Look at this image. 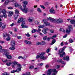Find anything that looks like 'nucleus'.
Wrapping results in <instances>:
<instances>
[{"label":"nucleus","mask_w":75,"mask_h":75,"mask_svg":"<svg viewBox=\"0 0 75 75\" xmlns=\"http://www.w3.org/2000/svg\"><path fill=\"white\" fill-rule=\"evenodd\" d=\"M51 51V50H50V49L48 48L47 50H46V52L47 53H48L50 52V51Z\"/></svg>","instance_id":"nucleus-39"},{"label":"nucleus","mask_w":75,"mask_h":75,"mask_svg":"<svg viewBox=\"0 0 75 75\" xmlns=\"http://www.w3.org/2000/svg\"><path fill=\"white\" fill-rule=\"evenodd\" d=\"M51 39V37H49L47 38V41H49V40H50Z\"/></svg>","instance_id":"nucleus-49"},{"label":"nucleus","mask_w":75,"mask_h":75,"mask_svg":"<svg viewBox=\"0 0 75 75\" xmlns=\"http://www.w3.org/2000/svg\"><path fill=\"white\" fill-rule=\"evenodd\" d=\"M69 41L70 42V43H72L73 42H74V40H73L71 39H70L69 40Z\"/></svg>","instance_id":"nucleus-41"},{"label":"nucleus","mask_w":75,"mask_h":75,"mask_svg":"<svg viewBox=\"0 0 75 75\" xmlns=\"http://www.w3.org/2000/svg\"><path fill=\"white\" fill-rule=\"evenodd\" d=\"M21 64L20 65L19 64H18V66H17V69L16 70V71L17 72H19L20 71H21Z\"/></svg>","instance_id":"nucleus-7"},{"label":"nucleus","mask_w":75,"mask_h":75,"mask_svg":"<svg viewBox=\"0 0 75 75\" xmlns=\"http://www.w3.org/2000/svg\"><path fill=\"white\" fill-rule=\"evenodd\" d=\"M56 37H57V35H54L53 36H52L51 38V39H54V38H55Z\"/></svg>","instance_id":"nucleus-31"},{"label":"nucleus","mask_w":75,"mask_h":75,"mask_svg":"<svg viewBox=\"0 0 75 75\" xmlns=\"http://www.w3.org/2000/svg\"><path fill=\"white\" fill-rule=\"evenodd\" d=\"M26 75H30V73L29 72H26V74H25Z\"/></svg>","instance_id":"nucleus-55"},{"label":"nucleus","mask_w":75,"mask_h":75,"mask_svg":"<svg viewBox=\"0 0 75 75\" xmlns=\"http://www.w3.org/2000/svg\"><path fill=\"white\" fill-rule=\"evenodd\" d=\"M3 16H4V18H6L7 17V15L5 13H3Z\"/></svg>","instance_id":"nucleus-37"},{"label":"nucleus","mask_w":75,"mask_h":75,"mask_svg":"<svg viewBox=\"0 0 75 75\" xmlns=\"http://www.w3.org/2000/svg\"><path fill=\"white\" fill-rule=\"evenodd\" d=\"M55 42H56V40H55V39H53L52 40V43L51 44V45H53L55 43Z\"/></svg>","instance_id":"nucleus-27"},{"label":"nucleus","mask_w":75,"mask_h":75,"mask_svg":"<svg viewBox=\"0 0 75 75\" xmlns=\"http://www.w3.org/2000/svg\"><path fill=\"white\" fill-rule=\"evenodd\" d=\"M23 3H24V4H25V5H23V6H26V5L28 4V2L27 1H23Z\"/></svg>","instance_id":"nucleus-23"},{"label":"nucleus","mask_w":75,"mask_h":75,"mask_svg":"<svg viewBox=\"0 0 75 75\" xmlns=\"http://www.w3.org/2000/svg\"><path fill=\"white\" fill-rule=\"evenodd\" d=\"M65 48H66V47H64L62 49H60L59 50V53H62V52L64 51V50H65Z\"/></svg>","instance_id":"nucleus-14"},{"label":"nucleus","mask_w":75,"mask_h":75,"mask_svg":"<svg viewBox=\"0 0 75 75\" xmlns=\"http://www.w3.org/2000/svg\"><path fill=\"white\" fill-rule=\"evenodd\" d=\"M2 12L3 14L6 13L7 12V11L5 9H4L2 11Z\"/></svg>","instance_id":"nucleus-29"},{"label":"nucleus","mask_w":75,"mask_h":75,"mask_svg":"<svg viewBox=\"0 0 75 75\" xmlns=\"http://www.w3.org/2000/svg\"><path fill=\"white\" fill-rule=\"evenodd\" d=\"M9 2L10 3H11V2H12V1H13L15 0H8Z\"/></svg>","instance_id":"nucleus-56"},{"label":"nucleus","mask_w":75,"mask_h":75,"mask_svg":"<svg viewBox=\"0 0 75 75\" xmlns=\"http://www.w3.org/2000/svg\"><path fill=\"white\" fill-rule=\"evenodd\" d=\"M59 67H60V65H57L55 68H56L57 69H58V68H59Z\"/></svg>","instance_id":"nucleus-48"},{"label":"nucleus","mask_w":75,"mask_h":75,"mask_svg":"<svg viewBox=\"0 0 75 75\" xmlns=\"http://www.w3.org/2000/svg\"><path fill=\"white\" fill-rule=\"evenodd\" d=\"M48 20H50L52 22H54V23H63V20L61 18H59V19H54V18H51V17L49 18H47Z\"/></svg>","instance_id":"nucleus-2"},{"label":"nucleus","mask_w":75,"mask_h":75,"mask_svg":"<svg viewBox=\"0 0 75 75\" xmlns=\"http://www.w3.org/2000/svg\"><path fill=\"white\" fill-rule=\"evenodd\" d=\"M14 5L15 7H18L19 9L21 10L22 11H23L25 13H27L28 11V8L26 7L25 6H23V7L24 8V9H23L22 8L21 5L20 4H18V3H15Z\"/></svg>","instance_id":"nucleus-1"},{"label":"nucleus","mask_w":75,"mask_h":75,"mask_svg":"<svg viewBox=\"0 0 75 75\" xmlns=\"http://www.w3.org/2000/svg\"><path fill=\"white\" fill-rule=\"evenodd\" d=\"M50 31L51 33H54V30H50Z\"/></svg>","instance_id":"nucleus-61"},{"label":"nucleus","mask_w":75,"mask_h":75,"mask_svg":"<svg viewBox=\"0 0 75 75\" xmlns=\"http://www.w3.org/2000/svg\"><path fill=\"white\" fill-rule=\"evenodd\" d=\"M17 38L18 39H21V36H18Z\"/></svg>","instance_id":"nucleus-64"},{"label":"nucleus","mask_w":75,"mask_h":75,"mask_svg":"<svg viewBox=\"0 0 75 75\" xmlns=\"http://www.w3.org/2000/svg\"><path fill=\"white\" fill-rule=\"evenodd\" d=\"M62 61V60L61 59H60L58 60H57V62H60V63H61Z\"/></svg>","instance_id":"nucleus-33"},{"label":"nucleus","mask_w":75,"mask_h":75,"mask_svg":"<svg viewBox=\"0 0 75 75\" xmlns=\"http://www.w3.org/2000/svg\"><path fill=\"white\" fill-rule=\"evenodd\" d=\"M10 50H14L15 49H16V48L14 47H11L9 48Z\"/></svg>","instance_id":"nucleus-26"},{"label":"nucleus","mask_w":75,"mask_h":75,"mask_svg":"<svg viewBox=\"0 0 75 75\" xmlns=\"http://www.w3.org/2000/svg\"><path fill=\"white\" fill-rule=\"evenodd\" d=\"M17 71L16 70H14L11 71V73H15V72H16Z\"/></svg>","instance_id":"nucleus-46"},{"label":"nucleus","mask_w":75,"mask_h":75,"mask_svg":"<svg viewBox=\"0 0 75 75\" xmlns=\"http://www.w3.org/2000/svg\"><path fill=\"white\" fill-rule=\"evenodd\" d=\"M45 42L42 41V42H41L40 45H45Z\"/></svg>","instance_id":"nucleus-30"},{"label":"nucleus","mask_w":75,"mask_h":75,"mask_svg":"<svg viewBox=\"0 0 75 75\" xmlns=\"http://www.w3.org/2000/svg\"><path fill=\"white\" fill-rule=\"evenodd\" d=\"M21 26L22 28H28V26L25 25V22H23L22 23Z\"/></svg>","instance_id":"nucleus-13"},{"label":"nucleus","mask_w":75,"mask_h":75,"mask_svg":"<svg viewBox=\"0 0 75 75\" xmlns=\"http://www.w3.org/2000/svg\"><path fill=\"white\" fill-rule=\"evenodd\" d=\"M11 39V38H7L6 39V41H10V40Z\"/></svg>","instance_id":"nucleus-45"},{"label":"nucleus","mask_w":75,"mask_h":75,"mask_svg":"<svg viewBox=\"0 0 75 75\" xmlns=\"http://www.w3.org/2000/svg\"><path fill=\"white\" fill-rule=\"evenodd\" d=\"M18 14L17 13H16L14 15V18L15 20H17V18H18Z\"/></svg>","instance_id":"nucleus-19"},{"label":"nucleus","mask_w":75,"mask_h":75,"mask_svg":"<svg viewBox=\"0 0 75 75\" xmlns=\"http://www.w3.org/2000/svg\"><path fill=\"white\" fill-rule=\"evenodd\" d=\"M7 36V33H3V37L5 38Z\"/></svg>","instance_id":"nucleus-38"},{"label":"nucleus","mask_w":75,"mask_h":75,"mask_svg":"<svg viewBox=\"0 0 75 75\" xmlns=\"http://www.w3.org/2000/svg\"><path fill=\"white\" fill-rule=\"evenodd\" d=\"M36 45H40L41 44V43L39 42H37L36 43Z\"/></svg>","instance_id":"nucleus-51"},{"label":"nucleus","mask_w":75,"mask_h":75,"mask_svg":"<svg viewBox=\"0 0 75 75\" xmlns=\"http://www.w3.org/2000/svg\"><path fill=\"white\" fill-rule=\"evenodd\" d=\"M47 37L46 36H45L43 37V40H47Z\"/></svg>","instance_id":"nucleus-42"},{"label":"nucleus","mask_w":75,"mask_h":75,"mask_svg":"<svg viewBox=\"0 0 75 75\" xmlns=\"http://www.w3.org/2000/svg\"><path fill=\"white\" fill-rule=\"evenodd\" d=\"M0 43H1V44H3V43H4V41H0Z\"/></svg>","instance_id":"nucleus-60"},{"label":"nucleus","mask_w":75,"mask_h":75,"mask_svg":"<svg viewBox=\"0 0 75 75\" xmlns=\"http://www.w3.org/2000/svg\"><path fill=\"white\" fill-rule=\"evenodd\" d=\"M11 47H15V45H16L15 41L13 40L11 41Z\"/></svg>","instance_id":"nucleus-11"},{"label":"nucleus","mask_w":75,"mask_h":75,"mask_svg":"<svg viewBox=\"0 0 75 75\" xmlns=\"http://www.w3.org/2000/svg\"><path fill=\"white\" fill-rule=\"evenodd\" d=\"M61 63L62 64H64V65H65V62L64 61H62Z\"/></svg>","instance_id":"nucleus-58"},{"label":"nucleus","mask_w":75,"mask_h":75,"mask_svg":"<svg viewBox=\"0 0 75 75\" xmlns=\"http://www.w3.org/2000/svg\"><path fill=\"white\" fill-rule=\"evenodd\" d=\"M33 68H34V66H30V67L29 69H33Z\"/></svg>","instance_id":"nucleus-52"},{"label":"nucleus","mask_w":75,"mask_h":75,"mask_svg":"<svg viewBox=\"0 0 75 75\" xmlns=\"http://www.w3.org/2000/svg\"><path fill=\"white\" fill-rule=\"evenodd\" d=\"M40 6L41 7V8H43V9H45V7L44 6L40 5Z\"/></svg>","instance_id":"nucleus-44"},{"label":"nucleus","mask_w":75,"mask_h":75,"mask_svg":"<svg viewBox=\"0 0 75 75\" xmlns=\"http://www.w3.org/2000/svg\"><path fill=\"white\" fill-rule=\"evenodd\" d=\"M34 11V8H33L31 9L30 10V12H32V11Z\"/></svg>","instance_id":"nucleus-59"},{"label":"nucleus","mask_w":75,"mask_h":75,"mask_svg":"<svg viewBox=\"0 0 75 75\" xmlns=\"http://www.w3.org/2000/svg\"><path fill=\"white\" fill-rule=\"evenodd\" d=\"M24 42H25V43H26V44H28V45L31 44L32 43L31 42H30L28 40H25Z\"/></svg>","instance_id":"nucleus-18"},{"label":"nucleus","mask_w":75,"mask_h":75,"mask_svg":"<svg viewBox=\"0 0 75 75\" xmlns=\"http://www.w3.org/2000/svg\"><path fill=\"white\" fill-rule=\"evenodd\" d=\"M7 13L9 14L8 15V17H11L13 15V12L12 11H10L7 12Z\"/></svg>","instance_id":"nucleus-10"},{"label":"nucleus","mask_w":75,"mask_h":75,"mask_svg":"<svg viewBox=\"0 0 75 75\" xmlns=\"http://www.w3.org/2000/svg\"><path fill=\"white\" fill-rule=\"evenodd\" d=\"M50 13H52V14H55V11L54 10L53 7H52L51 9L50 10Z\"/></svg>","instance_id":"nucleus-12"},{"label":"nucleus","mask_w":75,"mask_h":75,"mask_svg":"<svg viewBox=\"0 0 75 75\" xmlns=\"http://www.w3.org/2000/svg\"><path fill=\"white\" fill-rule=\"evenodd\" d=\"M45 54V53L44 52L40 53L39 54V55H37L36 57L37 58H40L41 59H43V60H45L46 59L48 58V57L46 56V57H44V55Z\"/></svg>","instance_id":"nucleus-4"},{"label":"nucleus","mask_w":75,"mask_h":75,"mask_svg":"<svg viewBox=\"0 0 75 75\" xmlns=\"http://www.w3.org/2000/svg\"><path fill=\"white\" fill-rule=\"evenodd\" d=\"M33 21V17L30 18L29 19H28L29 21V22H30L31 23Z\"/></svg>","instance_id":"nucleus-24"},{"label":"nucleus","mask_w":75,"mask_h":75,"mask_svg":"<svg viewBox=\"0 0 75 75\" xmlns=\"http://www.w3.org/2000/svg\"><path fill=\"white\" fill-rule=\"evenodd\" d=\"M15 12L16 13V14H18V13H19V12L18 11V10L17 9H16L15 10Z\"/></svg>","instance_id":"nucleus-47"},{"label":"nucleus","mask_w":75,"mask_h":75,"mask_svg":"<svg viewBox=\"0 0 75 75\" xmlns=\"http://www.w3.org/2000/svg\"><path fill=\"white\" fill-rule=\"evenodd\" d=\"M2 61L4 62H9L7 63L6 64V65L7 66H10L11 64H12V62L11 61L9 60L6 59V60H4L3 59L2 60Z\"/></svg>","instance_id":"nucleus-5"},{"label":"nucleus","mask_w":75,"mask_h":75,"mask_svg":"<svg viewBox=\"0 0 75 75\" xmlns=\"http://www.w3.org/2000/svg\"><path fill=\"white\" fill-rule=\"evenodd\" d=\"M54 72V73H53L52 75H56V74L58 72V71H57L56 69H50L48 70L47 73V75H51V72Z\"/></svg>","instance_id":"nucleus-3"},{"label":"nucleus","mask_w":75,"mask_h":75,"mask_svg":"<svg viewBox=\"0 0 75 75\" xmlns=\"http://www.w3.org/2000/svg\"><path fill=\"white\" fill-rule=\"evenodd\" d=\"M14 25V23H13L12 24L10 25V26L11 27H13V26Z\"/></svg>","instance_id":"nucleus-63"},{"label":"nucleus","mask_w":75,"mask_h":75,"mask_svg":"<svg viewBox=\"0 0 75 75\" xmlns=\"http://www.w3.org/2000/svg\"><path fill=\"white\" fill-rule=\"evenodd\" d=\"M23 20H24V19L23 18H19L17 22V23H20L21 22H22V21H23Z\"/></svg>","instance_id":"nucleus-15"},{"label":"nucleus","mask_w":75,"mask_h":75,"mask_svg":"<svg viewBox=\"0 0 75 75\" xmlns=\"http://www.w3.org/2000/svg\"><path fill=\"white\" fill-rule=\"evenodd\" d=\"M7 8L9 10H10V9H13V8L11 6H9L7 7Z\"/></svg>","instance_id":"nucleus-43"},{"label":"nucleus","mask_w":75,"mask_h":75,"mask_svg":"<svg viewBox=\"0 0 75 75\" xmlns=\"http://www.w3.org/2000/svg\"><path fill=\"white\" fill-rule=\"evenodd\" d=\"M68 35L67 34L65 35L64 36H63V38H66L67 36Z\"/></svg>","instance_id":"nucleus-54"},{"label":"nucleus","mask_w":75,"mask_h":75,"mask_svg":"<svg viewBox=\"0 0 75 75\" xmlns=\"http://www.w3.org/2000/svg\"><path fill=\"white\" fill-rule=\"evenodd\" d=\"M21 59H23L24 58L23 57L21 56H19L18 57V59H21Z\"/></svg>","instance_id":"nucleus-53"},{"label":"nucleus","mask_w":75,"mask_h":75,"mask_svg":"<svg viewBox=\"0 0 75 75\" xmlns=\"http://www.w3.org/2000/svg\"><path fill=\"white\" fill-rule=\"evenodd\" d=\"M0 52H4V53H5L6 52H7V50L5 49H0Z\"/></svg>","instance_id":"nucleus-21"},{"label":"nucleus","mask_w":75,"mask_h":75,"mask_svg":"<svg viewBox=\"0 0 75 75\" xmlns=\"http://www.w3.org/2000/svg\"><path fill=\"white\" fill-rule=\"evenodd\" d=\"M3 23H2V22H0V27H1L2 26V25H3Z\"/></svg>","instance_id":"nucleus-57"},{"label":"nucleus","mask_w":75,"mask_h":75,"mask_svg":"<svg viewBox=\"0 0 75 75\" xmlns=\"http://www.w3.org/2000/svg\"><path fill=\"white\" fill-rule=\"evenodd\" d=\"M36 32H38V30H37L36 29H34L32 30V33H35Z\"/></svg>","instance_id":"nucleus-28"},{"label":"nucleus","mask_w":75,"mask_h":75,"mask_svg":"<svg viewBox=\"0 0 75 75\" xmlns=\"http://www.w3.org/2000/svg\"><path fill=\"white\" fill-rule=\"evenodd\" d=\"M35 23L36 24H39V22L38 21H35Z\"/></svg>","instance_id":"nucleus-50"},{"label":"nucleus","mask_w":75,"mask_h":75,"mask_svg":"<svg viewBox=\"0 0 75 75\" xmlns=\"http://www.w3.org/2000/svg\"><path fill=\"white\" fill-rule=\"evenodd\" d=\"M37 11L38 12H40V13H41V10L40 9V8H38L37 9Z\"/></svg>","instance_id":"nucleus-32"},{"label":"nucleus","mask_w":75,"mask_h":75,"mask_svg":"<svg viewBox=\"0 0 75 75\" xmlns=\"http://www.w3.org/2000/svg\"><path fill=\"white\" fill-rule=\"evenodd\" d=\"M6 24L5 23H3L2 26V28L3 29L5 28H6Z\"/></svg>","instance_id":"nucleus-22"},{"label":"nucleus","mask_w":75,"mask_h":75,"mask_svg":"<svg viewBox=\"0 0 75 75\" xmlns=\"http://www.w3.org/2000/svg\"><path fill=\"white\" fill-rule=\"evenodd\" d=\"M42 32H43L44 34H47V31L46 29H44L42 30Z\"/></svg>","instance_id":"nucleus-25"},{"label":"nucleus","mask_w":75,"mask_h":75,"mask_svg":"<svg viewBox=\"0 0 75 75\" xmlns=\"http://www.w3.org/2000/svg\"><path fill=\"white\" fill-rule=\"evenodd\" d=\"M9 2V1H8V0H7L5 2V4H7Z\"/></svg>","instance_id":"nucleus-40"},{"label":"nucleus","mask_w":75,"mask_h":75,"mask_svg":"<svg viewBox=\"0 0 75 75\" xmlns=\"http://www.w3.org/2000/svg\"><path fill=\"white\" fill-rule=\"evenodd\" d=\"M63 60H67V61H69V56H67L66 57V58L64 57L63 58Z\"/></svg>","instance_id":"nucleus-16"},{"label":"nucleus","mask_w":75,"mask_h":75,"mask_svg":"<svg viewBox=\"0 0 75 75\" xmlns=\"http://www.w3.org/2000/svg\"><path fill=\"white\" fill-rule=\"evenodd\" d=\"M25 35L26 36L28 37H30V36H31V35L30 34H29V33H28L27 34H25Z\"/></svg>","instance_id":"nucleus-35"},{"label":"nucleus","mask_w":75,"mask_h":75,"mask_svg":"<svg viewBox=\"0 0 75 75\" xmlns=\"http://www.w3.org/2000/svg\"><path fill=\"white\" fill-rule=\"evenodd\" d=\"M60 31H62V32H63V33H65V30L64 29L60 28Z\"/></svg>","instance_id":"nucleus-34"},{"label":"nucleus","mask_w":75,"mask_h":75,"mask_svg":"<svg viewBox=\"0 0 75 75\" xmlns=\"http://www.w3.org/2000/svg\"><path fill=\"white\" fill-rule=\"evenodd\" d=\"M65 55V52H64L62 54H60V57H62L63 56Z\"/></svg>","instance_id":"nucleus-20"},{"label":"nucleus","mask_w":75,"mask_h":75,"mask_svg":"<svg viewBox=\"0 0 75 75\" xmlns=\"http://www.w3.org/2000/svg\"><path fill=\"white\" fill-rule=\"evenodd\" d=\"M4 55L8 59H11V56L9 54H8V52H6L4 54Z\"/></svg>","instance_id":"nucleus-8"},{"label":"nucleus","mask_w":75,"mask_h":75,"mask_svg":"<svg viewBox=\"0 0 75 75\" xmlns=\"http://www.w3.org/2000/svg\"><path fill=\"white\" fill-rule=\"evenodd\" d=\"M45 5L46 6H48V3L47 2H46L45 3Z\"/></svg>","instance_id":"nucleus-62"},{"label":"nucleus","mask_w":75,"mask_h":75,"mask_svg":"<svg viewBox=\"0 0 75 75\" xmlns=\"http://www.w3.org/2000/svg\"><path fill=\"white\" fill-rule=\"evenodd\" d=\"M44 25H41L39 26H38V27H39V28H44Z\"/></svg>","instance_id":"nucleus-36"},{"label":"nucleus","mask_w":75,"mask_h":75,"mask_svg":"<svg viewBox=\"0 0 75 75\" xmlns=\"http://www.w3.org/2000/svg\"><path fill=\"white\" fill-rule=\"evenodd\" d=\"M42 21L44 22L45 24L46 25V26H48L50 25V23L47 22V20L46 19H43L42 20Z\"/></svg>","instance_id":"nucleus-9"},{"label":"nucleus","mask_w":75,"mask_h":75,"mask_svg":"<svg viewBox=\"0 0 75 75\" xmlns=\"http://www.w3.org/2000/svg\"><path fill=\"white\" fill-rule=\"evenodd\" d=\"M12 63H13V64H14V65H17V67L18 66V65H21L20 64L18 63V62H17V61H14V62H12Z\"/></svg>","instance_id":"nucleus-17"},{"label":"nucleus","mask_w":75,"mask_h":75,"mask_svg":"<svg viewBox=\"0 0 75 75\" xmlns=\"http://www.w3.org/2000/svg\"><path fill=\"white\" fill-rule=\"evenodd\" d=\"M72 28V25H70L68 27V28H67L66 30V33L67 34H69L71 32V30Z\"/></svg>","instance_id":"nucleus-6"}]
</instances>
